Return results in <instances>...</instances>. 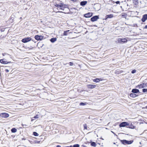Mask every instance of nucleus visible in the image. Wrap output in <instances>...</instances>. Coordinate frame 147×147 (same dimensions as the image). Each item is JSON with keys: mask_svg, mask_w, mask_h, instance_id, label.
<instances>
[{"mask_svg": "<svg viewBox=\"0 0 147 147\" xmlns=\"http://www.w3.org/2000/svg\"><path fill=\"white\" fill-rule=\"evenodd\" d=\"M31 40V38L30 37H27L26 38L23 39L22 40V41L24 43H26Z\"/></svg>", "mask_w": 147, "mask_h": 147, "instance_id": "nucleus-1", "label": "nucleus"}, {"mask_svg": "<svg viewBox=\"0 0 147 147\" xmlns=\"http://www.w3.org/2000/svg\"><path fill=\"white\" fill-rule=\"evenodd\" d=\"M35 38L38 40H41L43 38V36L41 35H36L35 36Z\"/></svg>", "mask_w": 147, "mask_h": 147, "instance_id": "nucleus-2", "label": "nucleus"}, {"mask_svg": "<svg viewBox=\"0 0 147 147\" xmlns=\"http://www.w3.org/2000/svg\"><path fill=\"white\" fill-rule=\"evenodd\" d=\"M129 125V124L126 122H123L121 123L119 125L120 127H124L126 126Z\"/></svg>", "mask_w": 147, "mask_h": 147, "instance_id": "nucleus-3", "label": "nucleus"}, {"mask_svg": "<svg viewBox=\"0 0 147 147\" xmlns=\"http://www.w3.org/2000/svg\"><path fill=\"white\" fill-rule=\"evenodd\" d=\"M0 116L1 117L3 118H7L9 116V115L7 113H2L0 114Z\"/></svg>", "mask_w": 147, "mask_h": 147, "instance_id": "nucleus-4", "label": "nucleus"}, {"mask_svg": "<svg viewBox=\"0 0 147 147\" xmlns=\"http://www.w3.org/2000/svg\"><path fill=\"white\" fill-rule=\"evenodd\" d=\"M99 19V17L97 16H94L92 17L91 19V20L92 22H94L96 21L97 19Z\"/></svg>", "mask_w": 147, "mask_h": 147, "instance_id": "nucleus-5", "label": "nucleus"}, {"mask_svg": "<svg viewBox=\"0 0 147 147\" xmlns=\"http://www.w3.org/2000/svg\"><path fill=\"white\" fill-rule=\"evenodd\" d=\"M139 88H143L147 86V83H143L138 86Z\"/></svg>", "mask_w": 147, "mask_h": 147, "instance_id": "nucleus-6", "label": "nucleus"}, {"mask_svg": "<svg viewBox=\"0 0 147 147\" xmlns=\"http://www.w3.org/2000/svg\"><path fill=\"white\" fill-rule=\"evenodd\" d=\"M0 62L4 64H7L9 63H10L11 62H7V61H6L4 59H3L0 60Z\"/></svg>", "mask_w": 147, "mask_h": 147, "instance_id": "nucleus-7", "label": "nucleus"}, {"mask_svg": "<svg viewBox=\"0 0 147 147\" xmlns=\"http://www.w3.org/2000/svg\"><path fill=\"white\" fill-rule=\"evenodd\" d=\"M92 15V13H88L85 14H84V17L86 18H90L91 17Z\"/></svg>", "mask_w": 147, "mask_h": 147, "instance_id": "nucleus-8", "label": "nucleus"}, {"mask_svg": "<svg viewBox=\"0 0 147 147\" xmlns=\"http://www.w3.org/2000/svg\"><path fill=\"white\" fill-rule=\"evenodd\" d=\"M147 20V14H145L143 15L142 19V21L143 22H144Z\"/></svg>", "mask_w": 147, "mask_h": 147, "instance_id": "nucleus-9", "label": "nucleus"}, {"mask_svg": "<svg viewBox=\"0 0 147 147\" xmlns=\"http://www.w3.org/2000/svg\"><path fill=\"white\" fill-rule=\"evenodd\" d=\"M96 87V85L93 84H89L87 85V87L90 89H92L95 88Z\"/></svg>", "mask_w": 147, "mask_h": 147, "instance_id": "nucleus-10", "label": "nucleus"}, {"mask_svg": "<svg viewBox=\"0 0 147 147\" xmlns=\"http://www.w3.org/2000/svg\"><path fill=\"white\" fill-rule=\"evenodd\" d=\"M61 3L60 4H58L57 3L55 4V6L57 7V9L58 10H60L61 7Z\"/></svg>", "mask_w": 147, "mask_h": 147, "instance_id": "nucleus-11", "label": "nucleus"}, {"mask_svg": "<svg viewBox=\"0 0 147 147\" xmlns=\"http://www.w3.org/2000/svg\"><path fill=\"white\" fill-rule=\"evenodd\" d=\"M87 3V1H81L80 3V5L81 6H84Z\"/></svg>", "mask_w": 147, "mask_h": 147, "instance_id": "nucleus-12", "label": "nucleus"}, {"mask_svg": "<svg viewBox=\"0 0 147 147\" xmlns=\"http://www.w3.org/2000/svg\"><path fill=\"white\" fill-rule=\"evenodd\" d=\"M139 90L136 89H133L132 90V92L133 93H136L139 92Z\"/></svg>", "mask_w": 147, "mask_h": 147, "instance_id": "nucleus-13", "label": "nucleus"}, {"mask_svg": "<svg viewBox=\"0 0 147 147\" xmlns=\"http://www.w3.org/2000/svg\"><path fill=\"white\" fill-rule=\"evenodd\" d=\"M65 6H66V5H64L63 4L61 3V7L60 10H64L65 8H66V7H65Z\"/></svg>", "mask_w": 147, "mask_h": 147, "instance_id": "nucleus-14", "label": "nucleus"}, {"mask_svg": "<svg viewBox=\"0 0 147 147\" xmlns=\"http://www.w3.org/2000/svg\"><path fill=\"white\" fill-rule=\"evenodd\" d=\"M129 95L130 97L133 98H135L137 96V95L136 94L134 93H131Z\"/></svg>", "mask_w": 147, "mask_h": 147, "instance_id": "nucleus-15", "label": "nucleus"}, {"mask_svg": "<svg viewBox=\"0 0 147 147\" xmlns=\"http://www.w3.org/2000/svg\"><path fill=\"white\" fill-rule=\"evenodd\" d=\"M108 18H111L113 17V14L107 15Z\"/></svg>", "mask_w": 147, "mask_h": 147, "instance_id": "nucleus-16", "label": "nucleus"}, {"mask_svg": "<svg viewBox=\"0 0 147 147\" xmlns=\"http://www.w3.org/2000/svg\"><path fill=\"white\" fill-rule=\"evenodd\" d=\"M56 40L57 38H52L51 39L50 41L52 42H54L56 41Z\"/></svg>", "mask_w": 147, "mask_h": 147, "instance_id": "nucleus-17", "label": "nucleus"}, {"mask_svg": "<svg viewBox=\"0 0 147 147\" xmlns=\"http://www.w3.org/2000/svg\"><path fill=\"white\" fill-rule=\"evenodd\" d=\"M100 80V79L99 78H96L95 79H94L93 80V81L94 82H99L100 80Z\"/></svg>", "mask_w": 147, "mask_h": 147, "instance_id": "nucleus-18", "label": "nucleus"}, {"mask_svg": "<svg viewBox=\"0 0 147 147\" xmlns=\"http://www.w3.org/2000/svg\"><path fill=\"white\" fill-rule=\"evenodd\" d=\"M127 140H121V142L122 143V144H127Z\"/></svg>", "mask_w": 147, "mask_h": 147, "instance_id": "nucleus-19", "label": "nucleus"}, {"mask_svg": "<svg viewBox=\"0 0 147 147\" xmlns=\"http://www.w3.org/2000/svg\"><path fill=\"white\" fill-rule=\"evenodd\" d=\"M11 131L12 133H15L17 131V130L15 128H13L11 130Z\"/></svg>", "mask_w": 147, "mask_h": 147, "instance_id": "nucleus-20", "label": "nucleus"}, {"mask_svg": "<svg viewBox=\"0 0 147 147\" xmlns=\"http://www.w3.org/2000/svg\"><path fill=\"white\" fill-rule=\"evenodd\" d=\"M133 3L135 5H137L138 4V0H133Z\"/></svg>", "mask_w": 147, "mask_h": 147, "instance_id": "nucleus-21", "label": "nucleus"}, {"mask_svg": "<svg viewBox=\"0 0 147 147\" xmlns=\"http://www.w3.org/2000/svg\"><path fill=\"white\" fill-rule=\"evenodd\" d=\"M127 144H131L133 142V141L132 140H130V141H127Z\"/></svg>", "mask_w": 147, "mask_h": 147, "instance_id": "nucleus-22", "label": "nucleus"}, {"mask_svg": "<svg viewBox=\"0 0 147 147\" xmlns=\"http://www.w3.org/2000/svg\"><path fill=\"white\" fill-rule=\"evenodd\" d=\"M91 146L94 147H96V143L94 142H91Z\"/></svg>", "mask_w": 147, "mask_h": 147, "instance_id": "nucleus-23", "label": "nucleus"}, {"mask_svg": "<svg viewBox=\"0 0 147 147\" xmlns=\"http://www.w3.org/2000/svg\"><path fill=\"white\" fill-rule=\"evenodd\" d=\"M69 31V30L65 31L63 33V35L67 36L68 35V32Z\"/></svg>", "mask_w": 147, "mask_h": 147, "instance_id": "nucleus-24", "label": "nucleus"}, {"mask_svg": "<svg viewBox=\"0 0 147 147\" xmlns=\"http://www.w3.org/2000/svg\"><path fill=\"white\" fill-rule=\"evenodd\" d=\"M127 42V40L126 38H122L121 42Z\"/></svg>", "mask_w": 147, "mask_h": 147, "instance_id": "nucleus-25", "label": "nucleus"}, {"mask_svg": "<svg viewBox=\"0 0 147 147\" xmlns=\"http://www.w3.org/2000/svg\"><path fill=\"white\" fill-rule=\"evenodd\" d=\"M128 127L131 129H134V128L135 127L134 125H132L131 124L130 125H129L128 126Z\"/></svg>", "mask_w": 147, "mask_h": 147, "instance_id": "nucleus-26", "label": "nucleus"}, {"mask_svg": "<svg viewBox=\"0 0 147 147\" xmlns=\"http://www.w3.org/2000/svg\"><path fill=\"white\" fill-rule=\"evenodd\" d=\"M33 134L35 136H38L39 135L36 132H34L33 133Z\"/></svg>", "mask_w": 147, "mask_h": 147, "instance_id": "nucleus-27", "label": "nucleus"}, {"mask_svg": "<svg viewBox=\"0 0 147 147\" xmlns=\"http://www.w3.org/2000/svg\"><path fill=\"white\" fill-rule=\"evenodd\" d=\"M39 117V116L38 115H36L34 116L33 118H34L35 119H37Z\"/></svg>", "mask_w": 147, "mask_h": 147, "instance_id": "nucleus-28", "label": "nucleus"}, {"mask_svg": "<svg viewBox=\"0 0 147 147\" xmlns=\"http://www.w3.org/2000/svg\"><path fill=\"white\" fill-rule=\"evenodd\" d=\"M142 91L143 92L145 93L147 92V89L143 88L142 89Z\"/></svg>", "mask_w": 147, "mask_h": 147, "instance_id": "nucleus-29", "label": "nucleus"}, {"mask_svg": "<svg viewBox=\"0 0 147 147\" xmlns=\"http://www.w3.org/2000/svg\"><path fill=\"white\" fill-rule=\"evenodd\" d=\"M9 21L11 22H13V19H12V18H11L10 19H9Z\"/></svg>", "mask_w": 147, "mask_h": 147, "instance_id": "nucleus-30", "label": "nucleus"}, {"mask_svg": "<svg viewBox=\"0 0 147 147\" xmlns=\"http://www.w3.org/2000/svg\"><path fill=\"white\" fill-rule=\"evenodd\" d=\"M122 38H119L118 40V42L120 43L121 42Z\"/></svg>", "mask_w": 147, "mask_h": 147, "instance_id": "nucleus-31", "label": "nucleus"}, {"mask_svg": "<svg viewBox=\"0 0 147 147\" xmlns=\"http://www.w3.org/2000/svg\"><path fill=\"white\" fill-rule=\"evenodd\" d=\"M84 128L85 129H87V125L86 124H85L84 125Z\"/></svg>", "mask_w": 147, "mask_h": 147, "instance_id": "nucleus-32", "label": "nucleus"}, {"mask_svg": "<svg viewBox=\"0 0 147 147\" xmlns=\"http://www.w3.org/2000/svg\"><path fill=\"white\" fill-rule=\"evenodd\" d=\"M86 104V103H84L82 102H80V105H82V106L85 105Z\"/></svg>", "mask_w": 147, "mask_h": 147, "instance_id": "nucleus-33", "label": "nucleus"}, {"mask_svg": "<svg viewBox=\"0 0 147 147\" xmlns=\"http://www.w3.org/2000/svg\"><path fill=\"white\" fill-rule=\"evenodd\" d=\"M73 147H79V145L78 144H76L74 145L73 146Z\"/></svg>", "mask_w": 147, "mask_h": 147, "instance_id": "nucleus-34", "label": "nucleus"}, {"mask_svg": "<svg viewBox=\"0 0 147 147\" xmlns=\"http://www.w3.org/2000/svg\"><path fill=\"white\" fill-rule=\"evenodd\" d=\"M136 70L135 69L133 70L132 71L131 73L132 74H134L136 72Z\"/></svg>", "mask_w": 147, "mask_h": 147, "instance_id": "nucleus-35", "label": "nucleus"}, {"mask_svg": "<svg viewBox=\"0 0 147 147\" xmlns=\"http://www.w3.org/2000/svg\"><path fill=\"white\" fill-rule=\"evenodd\" d=\"M69 63V65L71 66H72L73 65V63L71 62H70Z\"/></svg>", "mask_w": 147, "mask_h": 147, "instance_id": "nucleus-36", "label": "nucleus"}, {"mask_svg": "<svg viewBox=\"0 0 147 147\" xmlns=\"http://www.w3.org/2000/svg\"><path fill=\"white\" fill-rule=\"evenodd\" d=\"M107 19H108V18H107V16L106 15L105 17V18L104 19V20H106Z\"/></svg>", "mask_w": 147, "mask_h": 147, "instance_id": "nucleus-37", "label": "nucleus"}, {"mask_svg": "<svg viewBox=\"0 0 147 147\" xmlns=\"http://www.w3.org/2000/svg\"><path fill=\"white\" fill-rule=\"evenodd\" d=\"M2 55H3V56H5V55H8V56L9 55V54H6V53H3L2 54Z\"/></svg>", "mask_w": 147, "mask_h": 147, "instance_id": "nucleus-38", "label": "nucleus"}, {"mask_svg": "<svg viewBox=\"0 0 147 147\" xmlns=\"http://www.w3.org/2000/svg\"><path fill=\"white\" fill-rule=\"evenodd\" d=\"M115 3L117 4H118L120 3V2L119 1H116L115 2Z\"/></svg>", "mask_w": 147, "mask_h": 147, "instance_id": "nucleus-39", "label": "nucleus"}, {"mask_svg": "<svg viewBox=\"0 0 147 147\" xmlns=\"http://www.w3.org/2000/svg\"><path fill=\"white\" fill-rule=\"evenodd\" d=\"M5 71L6 72H8L9 71V70L8 69H6Z\"/></svg>", "mask_w": 147, "mask_h": 147, "instance_id": "nucleus-40", "label": "nucleus"}, {"mask_svg": "<svg viewBox=\"0 0 147 147\" xmlns=\"http://www.w3.org/2000/svg\"><path fill=\"white\" fill-rule=\"evenodd\" d=\"M122 16L123 17H125L126 16V15L124 14H123V15H122Z\"/></svg>", "mask_w": 147, "mask_h": 147, "instance_id": "nucleus-41", "label": "nucleus"}, {"mask_svg": "<svg viewBox=\"0 0 147 147\" xmlns=\"http://www.w3.org/2000/svg\"><path fill=\"white\" fill-rule=\"evenodd\" d=\"M144 28L147 29V25H146L144 27Z\"/></svg>", "mask_w": 147, "mask_h": 147, "instance_id": "nucleus-42", "label": "nucleus"}, {"mask_svg": "<svg viewBox=\"0 0 147 147\" xmlns=\"http://www.w3.org/2000/svg\"><path fill=\"white\" fill-rule=\"evenodd\" d=\"M57 147H61V146L60 145H58L57 146Z\"/></svg>", "mask_w": 147, "mask_h": 147, "instance_id": "nucleus-43", "label": "nucleus"}, {"mask_svg": "<svg viewBox=\"0 0 147 147\" xmlns=\"http://www.w3.org/2000/svg\"><path fill=\"white\" fill-rule=\"evenodd\" d=\"M61 12V13H63V12L62 11H58L57 12Z\"/></svg>", "mask_w": 147, "mask_h": 147, "instance_id": "nucleus-44", "label": "nucleus"}, {"mask_svg": "<svg viewBox=\"0 0 147 147\" xmlns=\"http://www.w3.org/2000/svg\"><path fill=\"white\" fill-rule=\"evenodd\" d=\"M23 126H26V125H23Z\"/></svg>", "mask_w": 147, "mask_h": 147, "instance_id": "nucleus-45", "label": "nucleus"}, {"mask_svg": "<svg viewBox=\"0 0 147 147\" xmlns=\"http://www.w3.org/2000/svg\"><path fill=\"white\" fill-rule=\"evenodd\" d=\"M111 131V132H112V133H113V134H115V133H114V132H113V131Z\"/></svg>", "mask_w": 147, "mask_h": 147, "instance_id": "nucleus-46", "label": "nucleus"}, {"mask_svg": "<svg viewBox=\"0 0 147 147\" xmlns=\"http://www.w3.org/2000/svg\"><path fill=\"white\" fill-rule=\"evenodd\" d=\"M4 31V30H1V32H3Z\"/></svg>", "mask_w": 147, "mask_h": 147, "instance_id": "nucleus-47", "label": "nucleus"}, {"mask_svg": "<svg viewBox=\"0 0 147 147\" xmlns=\"http://www.w3.org/2000/svg\"><path fill=\"white\" fill-rule=\"evenodd\" d=\"M145 108L147 109V106H146V107H145Z\"/></svg>", "mask_w": 147, "mask_h": 147, "instance_id": "nucleus-48", "label": "nucleus"}, {"mask_svg": "<svg viewBox=\"0 0 147 147\" xmlns=\"http://www.w3.org/2000/svg\"><path fill=\"white\" fill-rule=\"evenodd\" d=\"M34 120V119H32V121Z\"/></svg>", "mask_w": 147, "mask_h": 147, "instance_id": "nucleus-49", "label": "nucleus"}, {"mask_svg": "<svg viewBox=\"0 0 147 147\" xmlns=\"http://www.w3.org/2000/svg\"><path fill=\"white\" fill-rule=\"evenodd\" d=\"M22 17H20V19H22Z\"/></svg>", "mask_w": 147, "mask_h": 147, "instance_id": "nucleus-50", "label": "nucleus"}]
</instances>
